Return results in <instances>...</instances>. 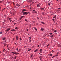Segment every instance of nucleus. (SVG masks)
<instances>
[{
  "mask_svg": "<svg viewBox=\"0 0 61 61\" xmlns=\"http://www.w3.org/2000/svg\"><path fill=\"white\" fill-rule=\"evenodd\" d=\"M18 48H17V49L16 50L17 51H18Z\"/></svg>",
  "mask_w": 61,
  "mask_h": 61,
  "instance_id": "obj_24",
  "label": "nucleus"
},
{
  "mask_svg": "<svg viewBox=\"0 0 61 61\" xmlns=\"http://www.w3.org/2000/svg\"><path fill=\"white\" fill-rule=\"evenodd\" d=\"M55 56H53V57H55Z\"/></svg>",
  "mask_w": 61,
  "mask_h": 61,
  "instance_id": "obj_42",
  "label": "nucleus"
},
{
  "mask_svg": "<svg viewBox=\"0 0 61 61\" xmlns=\"http://www.w3.org/2000/svg\"><path fill=\"white\" fill-rule=\"evenodd\" d=\"M53 18H56V17H53Z\"/></svg>",
  "mask_w": 61,
  "mask_h": 61,
  "instance_id": "obj_48",
  "label": "nucleus"
},
{
  "mask_svg": "<svg viewBox=\"0 0 61 61\" xmlns=\"http://www.w3.org/2000/svg\"><path fill=\"white\" fill-rule=\"evenodd\" d=\"M49 45V44H48L47 45V46H48Z\"/></svg>",
  "mask_w": 61,
  "mask_h": 61,
  "instance_id": "obj_33",
  "label": "nucleus"
},
{
  "mask_svg": "<svg viewBox=\"0 0 61 61\" xmlns=\"http://www.w3.org/2000/svg\"><path fill=\"white\" fill-rule=\"evenodd\" d=\"M37 19L38 20H39V18H38V17H37Z\"/></svg>",
  "mask_w": 61,
  "mask_h": 61,
  "instance_id": "obj_32",
  "label": "nucleus"
},
{
  "mask_svg": "<svg viewBox=\"0 0 61 61\" xmlns=\"http://www.w3.org/2000/svg\"><path fill=\"white\" fill-rule=\"evenodd\" d=\"M29 38H30V39H31V37H29Z\"/></svg>",
  "mask_w": 61,
  "mask_h": 61,
  "instance_id": "obj_54",
  "label": "nucleus"
},
{
  "mask_svg": "<svg viewBox=\"0 0 61 61\" xmlns=\"http://www.w3.org/2000/svg\"><path fill=\"white\" fill-rule=\"evenodd\" d=\"M31 49H29L28 50V51H30V50H31Z\"/></svg>",
  "mask_w": 61,
  "mask_h": 61,
  "instance_id": "obj_23",
  "label": "nucleus"
},
{
  "mask_svg": "<svg viewBox=\"0 0 61 61\" xmlns=\"http://www.w3.org/2000/svg\"><path fill=\"white\" fill-rule=\"evenodd\" d=\"M34 29L35 30H36V31H37V29H36V28L35 27H34Z\"/></svg>",
  "mask_w": 61,
  "mask_h": 61,
  "instance_id": "obj_13",
  "label": "nucleus"
},
{
  "mask_svg": "<svg viewBox=\"0 0 61 61\" xmlns=\"http://www.w3.org/2000/svg\"><path fill=\"white\" fill-rule=\"evenodd\" d=\"M33 56V55H31V56L30 57V58H32V56Z\"/></svg>",
  "mask_w": 61,
  "mask_h": 61,
  "instance_id": "obj_26",
  "label": "nucleus"
},
{
  "mask_svg": "<svg viewBox=\"0 0 61 61\" xmlns=\"http://www.w3.org/2000/svg\"><path fill=\"white\" fill-rule=\"evenodd\" d=\"M4 46H6V45L5 44V43H4Z\"/></svg>",
  "mask_w": 61,
  "mask_h": 61,
  "instance_id": "obj_21",
  "label": "nucleus"
},
{
  "mask_svg": "<svg viewBox=\"0 0 61 61\" xmlns=\"http://www.w3.org/2000/svg\"><path fill=\"white\" fill-rule=\"evenodd\" d=\"M31 2H32V1L31 0H28V2H29V3H31Z\"/></svg>",
  "mask_w": 61,
  "mask_h": 61,
  "instance_id": "obj_5",
  "label": "nucleus"
},
{
  "mask_svg": "<svg viewBox=\"0 0 61 61\" xmlns=\"http://www.w3.org/2000/svg\"><path fill=\"white\" fill-rule=\"evenodd\" d=\"M49 34L51 35H52V34H53V33H49Z\"/></svg>",
  "mask_w": 61,
  "mask_h": 61,
  "instance_id": "obj_19",
  "label": "nucleus"
},
{
  "mask_svg": "<svg viewBox=\"0 0 61 61\" xmlns=\"http://www.w3.org/2000/svg\"><path fill=\"white\" fill-rule=\"evenodd\" d=\"M39 58H40V59H42V56H40Z\"/></svg>",
  "mask_w": 61,
  "mask_h": 61,
  "instance_id": "obj_14",
  "label": "nucleus"
},
{
  "mask_svg": "<svg viewBox=\"0 0 61 61\" xmlns=\"http://www.w3.org/2000/svg\"><path fill=\"white\" fill-rule=\"evenodd\" d=\"M20 50H19V52H20Z\"/></svg>",
  "mask_w": 61,
  "mask_h": 61,
  "instance_id": "obj_45",
  "label": "nucleus"
},
{
  "mask_svg": "<svg viewBox=\"0 0 61 61\" xmlns=\"http://www.w3.org/2000/svg\"><path fill=\"white\" fill-rule=\"evenodd\" d=\"M41 31H44V29L42 28L41 29Z\"/></svg>",
  "mask_w": 61,
  "mask_h": 61,
  "instance_id": "obj_12",
  "label": "nucleus"
},
{
  "mask_svg": "<svg viewBox=\"0 0 61 61\" xmlns=\"http://www.w3.org/2000/svg\"><path fill=\"white\" fill-rule=\"evenodd\" d=\"M14 54H15V53H14L13 54V55H14Z\"/></svg>",
  "mask_w": 61,
  "mask_h": 61,
  "instance_id": "obj_53",
  "label": "nucleus"
},
{
  "mask_svg": "<svg viewBox=\"0 0 61 61\" xmlns=\"http://www.w3.org/2000/svg\"><path fill=\"white\" fill-rule=\"evenodd\" d=\"M25 21H26V22H28V21H27V20H26V19L25 20Z\"/></svg>",
  "mask_w": 61,
  "mask_h": 61,
  "instance_id": "obj_18",
  "label": "nucleus"
},
{
  "mask_svg": "<svg viewBox=\"0 0 61 61\" xmlns=\"http://www.w3.org/2000/svg\"><path fill=\"white\" fill-rule=\"evenodd\" d=\"M48 5H50V3H49L48 4Z\"/></svg>",
  "mask_w": 61,
  "mask_h": 61,
  "instance_id": "obj_29",
  "label": "nucleus"
},
{
  "mask_svg": "<svg viewBox=\"0 0 61 61\" xmlns=\"http://www.w3.org/2000/svg\"><path fill=\"white\" fill-rule=\"evenodd\" d=\"M49 55L50 56H52V54L51 53H50L49 54Z\"/></svg>",
  "mask_w": 61,
  "mask_h": 61,
  "instance_id": "obj_9",
  "label": "nucleus"
},
{
  "mask_svg": "<svg viewBox=\"0 0 61 61\" xmlns=\"http://www.w3.org/2000/svg\"><path fill=\"white\" fill-rule=\"evenodd\" d=\"M27 10L25 9H23L22 10V12H24V11H26Z\"/></svg>",
  "mask_w": 61,
  "mask_h": 61,
  "instance_id": "obj_4",
  "label": "nucleus"
},
{
  "mask_svg": "<svg viewBox=\"0 0 61 61\" xmlns=\"http://www.w3.org/2000/svg\"><path fill=\"white\" fill-rule=\"evenodd\" d=\"M40 9L42 11V10H44L45 9V8H40Z\"/></svg>",
  "mask_w": 61,
  "mask_h": 61,
  "instance_id": "obj_3",
  "label": "nucleus"
},
{
  "mask_svg": "<svg viewBox=\"0 0 61 61\" xmlns=\"http://www.w3.org/2000/svg\"><path fill=\"white\" fill-rule=\"evenodd\" d=\"M54 32L55 33H56V30L55 31H54Z\"/></svg>",
  "mask_w": 61,
  "mask_h": 61,
  "instance_id": "obj_30",
  "label": "nucleus"
},
{
  "mask_svg": "<svg viewBox=\"0 0 61 61\" xmlns=\"http://www.w3.org/2000/svg\"><path fill=\"white\" fill-rule=\"evenodd\" d=\"M34 13H36V11H35L34 12Z\"/></svg>",
  "mask_w": 61,
  "mask_h": 61,
  "instance_id": "obj_35",
  "label": "nucleus"
},
{
  "mask_svg": "<svg viewBox=\"0 0 61 61\" xmlns=\"http://www.w3.org/2000/svg\"><path fill=\"white\" fill-rule=\"evenodd\" d=\"M5 38H3V40H5Z\"/></svg>",
  "mask_w": 61,
  "mask_h": 61,
  "instance_id": "obj_11",
  "label": "nucleus"
},
{
  "mask_svg": "<svg viewBox=\"0 0 61 61\" xmlns=\"http://www.w3.org/2000/svg\"><path fill=\"white\" fill-rule=\"evenodd\" d=\"M52 20H53V21H54V22H55V21H54V19H52Z\"/></svg>",
  "mask_w": 61,
  "mask_h": 61,
  "instance_id": "obj_31",
  "label": "nucleus"
},
{
  "mask_svg": "<svg viewBox=\"0 0 61 61\" xmlns=\"http://www.w3.org/2000/svg\"><path fill=\"white\" fill-rule=\"evenodd\" d=\"M23 17H25V16H21V17L20 18V19H22V18H23Z\"/></svg>",
  "mask_w": 61,
  "mask_h": 61,
  "instance_id": "obj_17",
  "label": "nucleus"
},
{
  "mask_svg": "<svg viewBox=\"0 0 61 61\" xmlns=\"http://www.w3.org/2000/svg\"><path fill=\"white\" fill-rule=\"evenodd\" d=\"M2 2L1 1H0V3H2Z\"/></svg>",
  "mask_w": 61,
  "mask_h": 61,
  "instance_id": "obj_37",
  "label": "nucleus"
},
{
  "mask_svg": "<svg viewBox=\"0 0 61 61\" xmlns=\"http://www.w3.org/2000/svg\"><path fill=\"white\" fill-rule=\"evenodd\" d=\"M30 5H32L31 4H30Z\"/></svg>",
  "mask_w": 61,
  "mask_h": 61,
  "instance_id": "obj_63",
  "label": "nucleus"
},
{
  "mask_svg": "<svg viewBox=\"0 0 61 61\" xmlns=\"http://www.w3.org/2000/svg\"><path fill=\"white\" fill-rule=\"evenodd\" d=\"M36 51H37L38 50V49H36Z\"/></svg>",
  "mask_w": 61,
  "mask_h": 61,
  "instance_id": "obj_44",
  "label": "nucleus"
},
{
  "mask_svg": "<svg viewBox=\"0 0 61 61\" xmlns=\"http://www.w3.org/2000/svg\"><path fill=\"white\" fill-rule=\"evenodd\" d=\"M5 8H4V9H3V10H4L5 9Z\"/></svg>",
  "mask_w": 61,
  "mask_h": 61,
  "instance_id": "obj_59",
  "label": "nucleus"
},
{
  "mask_svg": "<svg viewBox=\"0 0 61 61\" xmlns=\"http://www.w3.org/2000/svg\"><path fill=\"white\" fill-rule=\"evenodd\" d=\"M20 41H21L22 40V39H21V38H20Z\"/></svg>",
  "mask_w": 61,
  "mask_h": 61,
  "instance_id": "obj_27",
  "label": "nucleus"
},
{
  "mask_svg": "<svg viewBox=\"0 0 61 61\" xmlns=\"http://www.w3.org/2000/svg\"><path fill=\"white\" fill-rule=\"evenodd\" d=\"M15 55H17L18 54H19V53H16L15 52Z\"/></svg>",
  "mask_w": 61,
  "mask_h": 61,
  "instance_id": "obj_8",
  "label": "nucleus"
},
{
  "mask_svg": "<svg viewBox=\"0 0 61 61\" xmlns=\"http://www.w3.org/2000/svg\"><path fill=\"white\" fill-rule=\"evenodd\" d=\"M26 47V46H25L24 47Z\"/></svg>",
  "mask_w": 61,
  "mask_h": 61,
  "instance_id": "obj_47",
  "label": "nucleus"
},
{
  "mask_svg": "<svg viewBox=\"0 0 61 61\" xmlns=\"http://www.w3.org/2000/svg\"><path fill=\"white\" fill-rule=\"evenodd\" d=\"M15 30V29H12L11 30V31H14Z\"/></svg>",
  "mask_w": 61,
  "mask_h": 61,
  "instance_id": "obj_15",
  "label": "nucleus"
},
{
  "mask_svg": "<svg viewBox=\"0 0 61 61\" xmlns=\"http://www.w3.org/2000/svg\"><path fill=\"white\" fill-rule=\"evenodd\" d=\"M16 38L17 40H18V37H17V36H16Z\"/></svg>",
  "mask_w": 61,
  "mask_h": 61,
  "instance_id": "obj_10",
  "label": "nucleus"
},
{
  "mask_svg": "<svg viewBox=\"0 0 61 61\" xmlns=\"http://www.w3.org/2000/svg\"><path fill=\"white\" fill-rule=\"evenodd\" d=\"M40 55H41V56H42V54H41Z\"/></svg>",
  "mask_w": 61,
  "mask_h": 61,
  "instance_id": "obj_56",
  "label": "nucleus"
},
{
  "mask_svg": "<svg viewBox=\"0 0 61 61\" xmlns=\"http://www.w3.org/2000/svg\"><path fill=\"white\" fill-rule=\"evenodd\" d=\"M16 24V23H15L14 24V25H15V24Z\"/></svg>",
  "mask_w": 61,
  "mask_h": 61,
  "instance_id": "obj_39",
  "label": "nucleus"
},
{
  "mask_svg": "<svg viewBox=\"0 0 61 61\" xmlns=\"http://www.w3.org/2000/svg\"><path fill=\"white\" fill-rule=\"evenodd\" d=\"M16 61H18V60H16Z\"/></svg>",
  "mask_w": 61,
  "mask_h": 61,
  "instance_id": "obj_62",
  "label": "nucleus"
},
{
  "mask_svg": "<svg viewBox=\"0 0 61 61\" xmlns=\"http://www.w3.org/2000/svg\"><path fill=\"white\" fill-rule=\"evenodd\" d=\"M41 23H42V24H45V23H44V22H41Z\"/></svg>",
  "mask_w": 61,
  "mask_h": 61,
  "instance_id": "obj_25",
  "label": "nucleus"
},
{
  "mask_svg": "<svg viewBox=\"0 0 61 61\" xmlns=\"http://www.w3.org/2000/svg\"><path fill=\"white\" fill-rule=\"evenodd\" d=\"M0 34H2V32H0Z\"/></svg>",
  "mask_w": 61,
  "mask_h": 61,
  "instance_id": "obj_41",
  "label": "nucleus"
},
{
  "mask_svg": "<svg viewBox=\"0 0 61 61\" xmlns=\"http://www.w3.org/2000/svg\"><path fill=\"white\" fill-rule=\"evenodd\" d=\"M53 36H54V34H53L51 36H50V37H51V38H53Z\"/></svg>",
  "mask_w": 61,
  "mask_h": 61,
  "instance_id": "obj_7",
  "label": "nucleus"
},
{
  "mask_svg": "<svg viewBox=\"0 0 61 61\" xmlns=\"http://www.w3.org/2000/svg\"><path fill=\"white\" fill-rule=\"evenodd\" d=\"M32 11H32V12H33V13H34V12H35V10H32Z\"/></svg>",
  "mask_w": 61,
  "mask_h": 61,
  "instance_id": "obj_16",
  "label": "nucleus"
},
{
  "mask_svg": "<svg viewBox=\"0 0 61 61\" xmlns=\"http://www.w3.org/2000/svg\"><path fill=\"white\" fill-rule=\"evenodd\" d=\"M26 30L27 31H28V29H27Z\"/></svg>",
  "mask_w": 61,
  "mask_h": 61,
  "instance_id": "obj_50",
  "label": "nucleus"
},
{
  "mask_svg": "<svg viewBox=\"0 0 61 61\" xmlns=\"http://www.w3.org/2000/svg\"><path fill=\"white\" fill-rule=\"evenodd\" d=\"M12 21V20H10V22H11Z\"/></svg>",
  "mask_w": 61,
  "mask_h": 61,
  "instance_id": "obj_49",
  "label": "nucleus"
},
{
  "mask_svg": "<svg viewBox=\"0 0 61 61\" xmlns=\"http://www.w3.org/2000/svg\"><path fill=\"white\" fill-rule=\"evenodd\" d=\"M40 5L39 4H37V7H40Z\"/></svg>",
  "mask_w": 61,
  "mask_h": 61,
  "instance_id": "obj_6",
  "label": "nucleus"
},
{
  "mask_svg": "<svg viewBox=\"0 0 61 61\" xmlns=\"http://www.w3.org/2000/svg\"><path fill=\"white\" fill-rule=\"evenodd\" d=\"M9 49V48H8V50H9V49Z\"/></svg>",
  "mask_w": 61,
  "mask_h": 61,
  "instance_id": "obj_58",
  "label": "nucleus"
},
{
  "mask_svg": "<svg viewBox=\"0 0 61 61\" xmlns=\"http://www.w3.org/2000/svg\"><path fill=\"white\" fill-rule=\"evenodd\" d=\"M42 51V49H41L40 50V52H41V51Z\"/></svg>",
  "mask_w": 61,
  "mask_h": 61,
  "instance_id": "obj_22",
  "label": "nucleus"
},
{
  "mask_svg": "<svg viewBox=\"0 0 61 61\" xmlns=\"http://www.w3.org/2000/svg\"><path fill=\"white\" fill-rule=\"evenodd\" d=\"M11 29L9 28L7 30H5V31H7V32H8L9 31V30H10Z\"/></svg>",
  "mask_w": 61,
  "mask_h": 61,
  "instance_id": "obj_2",
  "label": "nucleus"
},
{
  "mask_svg": "<svg viewBox=\"0 0 61 61\" xmlns=\"http://www.w3.org/2000/svg\"><path fill=\"white\" fill-rule=\"evenodd\" d=\"M36 52V50L34 51V52Z\"/></svg>",
  "mask_w": 61,
  "mask_h": 61,
  "instance_id": "obj_38",
  "label": "nucleus"
},
{
  "mask_svg": "<svg viewBox=\"0 0 61 61\" xmlns=\"http://www.w3.org/2000/svg\"><path fill=\"white\" fill-rule=\"evenodd\" d=\"M12 53H14V52H12Z\"/></svg>",
  "mask_w": 61,
  "mask_h": 61,
  "instance_id": "obj_43",
  "label": "nucleus"
},
{
  "mask_svg": "<svg viewBox=\"0 0 61 61\" xmlns=\"http://www.w3.org/2000/svg\"><path fill=\"white\" fill-rule=\"evenodd\" d=\"M5 42H6V41H5Z\"/></svg>",
  "mask_w": 61,
  "mask_h": 61,
  "instance_id": "obj_46",
  "label": "nucleus"
},
{
  "mask_svg": "<svg viewBox=\"0 0 61 61\" xmlns=\"http://www.w3.org/2000/svg\"><path fill=\"white\" fill-rule=\"evenodd\" d=\"M8 18H9V19H10V18H9V17H8Z\"/></svg>",
  "mask_w": 61,
  "mask_h": 61,
  "instance_id": "obj_61",
  "label": "nucleus"
},
{
  "mask_svg": "<svg viewBox=\"0 0 61 61\" xmlns=\"http://www.w3.org/2000/svg\"><path fill=\"white\" fill-rule=\"evenodd\" d=\"M4 50H5V49H4Z\"/></svg>",
  "mask_w": 61,
  "mask_h": 61,
  "instance_id": "obj_60",
  "label": "nucleus"
},
{
  "mask_svg": "<svg viewBox=\"0 0 61 61\" xmlns=\"http://www.w3.org/2000/svg\"><path fill=\"white\" fill-rule=\"evenodd\" d=\"M56 17V15H55L54 16V17Z\"/></svg>",
  "mask_w": 61,
  "mask_h": 61,
  "instance_id": "obj_36",
  "label": "nucleus"
},
{
  "mask_svg": "<svg viewBox=\"0 0 61 61\" xmlns=\"http://www.w3.org/2000/svg\"><path fill=\"white\" fill-rule=\"evenodd\" d=\"M10 20V19H9V20H7L8 21H9V20Z\"/></svg>",
  "mask_w": 61,
  "mask_h": 61,
  "instance_id": "obj_51",
  "label": "nucleus"
},
{
  "mask_svg": "<svg viewBox=\"0 0 61 61\" xmlns=\"http://www.w3.org/2000/svg\"><path fill=\"white\" fill-rule=\"evenodd\" d=\"M15 58H14V59H16V56H15Z\"/></svg>",
  "mask_w": 61,
  "mask_h": 61,
  "instance_id": "obj_20",
  "label": "nucleus"
},
{
  "mask_svg": "<svg viewBox=\"0 0 61 61\" xmlns=\"http://www.w3.org/2000/svg\"><path fill=\"white\" fill-rule=\"evenodd\" d=\"M3 51H4V52H5V51H4V50H3Z\"/></svg>",
  "mask_w": 61,
  "mask_h": 61,
  "instance_id": "obj_64",
  "label": "nucleus"
},
{
  "mask_svg": "<svg viewBox=\"0 0 61 61\" xmlns=\"http://www.w3.org/2000/svg\"><path fill=\"white\" fill-rule=\"evenodd\" d=\"M22 13H23V15H28V14H30V13L29 12H22Z\"/></svg>",
  "mask_w": 61,
  "mask_h": 61,
  "instance_id": "obj_1",
  "label": "nucleus"
},
{
  "mask_svg": "<svg viewBox=\"0 0 61 61\" xmlns=\"http://www.w3.org/2000/svg\"><path fill=\"white\" fill-rule=\"evenodd\" d=\"M15 45H16V43H15Z\"/></svg>",
  "mask_w": 61,
  "mask_h": 61,
  "instance_id": "obj_55",
  "label": "nucleus"
},
{
  "mask_svg": "<svg viewBox=\"0 0 61 61\" xmlns=\"http://www.w3.org/2000/svg\"><path fill=\"white\" fill-rule=\"evenodd\" d=\"M54 52V51L52 50V52L53 53V52Z\"/></svg>",
  "mask_w": 61,
  "mask_h": 61,
  "instance_id": "obj_34",
  "label": "nucleus"
},
{
  "mask_svg": "<svg viewBox=\"0 0 61 61\" xmlns=\"http://www.w3.org/2000/svg\"><path fill=\"white\" fill-rule=\"evenodd\" d=\"M38 46V47H39V45Z\"/></svg>",
  "mask_w": 61,
  "mask_h": 61,
  "instance_id": "obj_52",
  "label": "nucleus"
},
{
  "mask_svg": "<svg viewBox=\"0 0 61 61\" xmlns=\"http://www.w3.org/2000/svg\"><path fill=\"white\" fill-rule=\"evenodd\" d=\"M17 27H16L15 28V29H17Z\"/></svg>",
  "mask_w": 61,
  "mask_h": 61,
  "instance_id": "obj_28",
  "label": "nucleus"
},
{
  "mask_svg": "<svg viewBox=\"0 0 61 61\" xmlns=\"http://www.w3.org/2000/svg\"><path fill=\"white\" fill-rule=\"evenodd\" d=\"M59 52H58L56 54V55H58V54Z\"/></svg>",
  "mask_w": 61,
  "mask_h": 61,
  "instance_id": "obj_40",
  "label": "nucleus"
},
{
  "mask_svg": "<svg viewBox=\"0 0 61 61\" xmlns=\"http://www.w3.org/2000/svg\"><path fill=\"white\" fill-rule=\"evenodd\" d=\"M54 58L53 57H52V58Z\"/></svg>",
  "mask_w": 61,
  "mask_h": 61,
  "instance_id": "obj_57",
  "label": "nucleus"
}]
</instances>
